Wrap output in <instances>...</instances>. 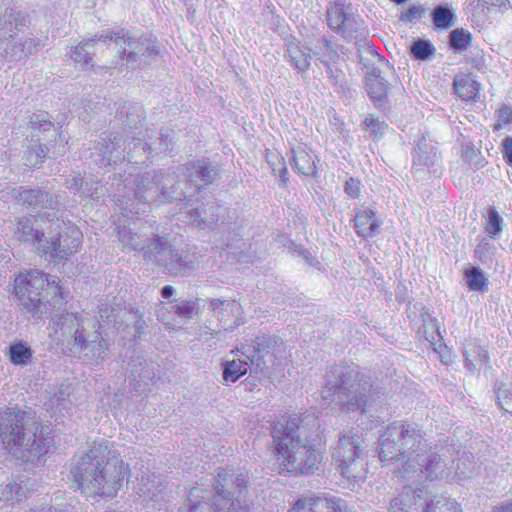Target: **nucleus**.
<instances>
[{
    "mask_svg": "<svg viewBox=\"0 0 512 512\" xmlns=\"http://www.w3.org/2000/svg\"><path fill=\"white\" fill-rule=\"evenodd\" d=\"M266 160H267L268 164L270 165V167L273 171V174L275 176H279L283 186L286 187L287 182H288V177H287L288 171H287V167H286L284 158L279 156L277 153L268 152L266 154Z\"/></svg>",
    "mask_w": 512,
    "mask_h": 512,
    "instance_id": "de8ad7c7",
    "label": "nucleus"
},
{
    "mask_svg": "<svg viewBox=\"0 0 512 512\" xmlns=\"http://www.w3.org/2000/svg\"><path fill=\"white\" fill-rule=\"evenodd\" d=\"M366 90L376 107L383 108L386 105L388 99V85L378 74L376 69H373L366 76Z\"/></svg>",
    "mask_w": 512,
    "mask_h": 512,
    "instance_id": "c85d7f7f",
    "label": "nucleus"
},
{
    "mask_svg": "<svg viewBox=\"0 0 512 512\" xmlns=\"http://www.w3.org/2000/svg\"><path fill=\"white\" fill-rule=\"evenodd\" d=\"M52 329L58 340H73V346L82 351L88 347L83 335L84 328L79 317L74 313H57L52 316Z\"/></svg>",
    "mask_w": 512,
    "mask_h": 512,
    "instance_id": "dca6fc26",
    "label": "nucleus"
},
{
    "mask_svg": "<svg viewBox=\"0 0 512 512\" xmlns=\"http://www.w3.org/2000/svg\"><path fill=\"white\" fill-rule=\"evenodd\" d=\"M455 93L465 101H474L479 96L480 84L471 76L465 75L454 79Z\"/></svg>",
    "mask_w": 512,
    "mask_h": 512,
    "instance_id": "c9c22d12",
    "label": "nucleus"
},
{
    "mask_svg": "<svg viewBox=\"0 0 512 512\" xmlns=\"http://www.w3.org/2000/svg\"><path fill=\"white\" fill-rule=\"evenodd\" d=\"M145 258L173 276H183L194 268L193 256L187 250L172 248L166 235L157 236L151 241Z\"/></svg>",
    "mask_w": 512,
    "mask_h": 512,
    "instance_id": "6e6552de",
    "label": "nucleus"
},
{
    "mask_svg": "<svg viewBox=\"0 0 512 512\" xmlns=\"http://www.w3.org/2000/svg\"><path fill=\"white\" fill-rule=\"evenodd\" d=\"M412 55L418 60H428L435 52L434 46L428 40L419 39L410 47Z\"/></svg>",
    "mask_w": 512,
    "mask_h": 512,
    "instance_id": "6e6d98bb",
    "label": "nucleus"
},
{
    "mask_svg": "<svg viewBox=\"0 0 512 512\" xmlns=\"http://www.w3.org/2000/svg\"><path fill=\"white\" fill-rule=\"evenodd\" d=\"M464 368L470 374L478 373L489 363L488 350L477 341H468L463 348Z\"/></svg>",
    "mask_w": 512,
    "mask_h": 512,
    "instance_id": "b1692460",
    "label": "nucleus"
},
{
    "mask_svg": "<svg viewBox=\"0 0 512 512\" xmlns=\"http://www.w3.org/2000/svg\"><path fill=\"white\" fill-rule=\"evenodd\" d=\"M225 208L217 204L215 201H209L202 204L201 207L194 208L189 211V219L198 227L206 229L212 228L220 217L223 216Z\"/></svg>",
    "mask_w": 512,
    "mask_h": 512,
    "instance_id": "393cba45",
    "label": "nucleus"
},
{
    "mask_svg": "<svg viewBox=\"0 0 512 512\" xmlns=\"http://www.w3.org/2000/svg\"><path fill=\"white\" fill-rule=\"evenodd\" d=\"M209 307L219 322L223 323L225 329H230L244 323V319L241 316V305L236 301L211 299Z\"/></svg>",
    "mask_w": 512,
    "mask_h": 512,
    "instance_id": "412c9836",
    "label": "nucleus"
},
{
    "mask_svg": "<svg viewBox=\"0 0 512 512\" xmlns=\"http://www.w3.org/2000/svg\"><path fill=\"white\" fill-rule=\"evenodd\" d=\"M242 348V355L250 360L253 373H264L270 366H282L289 356L283 340L276 335L258 336L255 345Z\"/></svg>",
    "mask_w": 512,
    "mask_h": 512,
    "instance_id": "1a4fd4ad",
    "label": "nucleus"
},
{
    "mask_svg": "<svg viewBox=\"0 0 512 512\" xmlns=\"http://www.w3.org/2000/svg\"><path fill=\"white\" fill-rule=\"evenodd\" d=\"M14 237L20 242L35 245L38 249L40 243H45L44 233L33 226L31 216H24L17 220Z\"/></svg>",
    "mask_w": 512,
    "mask_h": 512,
    "instance_id": "c756f323",
    "label": "nucleus"
},
{
    "mask_svg": "<svg viewBox=\"0 0 512 512\" xmlns=\"http://www.w3.org/2000/svg\"><path fill=\"white\" fill-rule=\"evenodd\" d=\"M33 357L32 349L22 342H17L9 347V360L14 365L25 366Z\"/></svg>",
    "mask_w": 512,
    "mask_h": 512,
    "instance_id": "37998d69",
    "label": "nucleus"
},
{
    "mask_svg": "<svg viewBox=\"0 0 512 512\" xmlns=\"http://www.w3.org/2000/svg\"><path fill=\"white\" fill-rule=\"evenodd\" d=\"M82 450L74 455L70 475L76 489L87 496L113 497L123 486L127 465L115 450Z\"/></svg>",
    "mask_w": 512,
    "mask_h": 512,
    "instance_id": "f257e3e1",
    "label": "nucleus"
},
{
    "mask_svg": "<svg viewBox=\"0 0 512 512\" xmlns=\"http://www.w3.org/2000/svg\"><path fill=\"white\" fill-rule=\"evenodd\" d=\"M124 147H126L125 155L127 161L135 164H143L153 153L165 151L168 148V139L161 140L159 145H156V143L143 142L141 139L136 138H133L131 141L126 139L124 141Z\"/></svg>",
    "mask_w": 512,
    "mask_h": 512,
    "instance_id": "4be33fe9",
    "label": "nucleus"
},
{
    "mask_svg": "<svg viewBox=\"0 0 512 512\" xmlns=\"http://www.w3.org/2000/svg\"><path fill=\"white\" fill-rule=\"evenodd\" d=\"M57 235H53L50 240L40 243L38 253L49 256V261L60 262L67 259L71 254L77 252L81 246L82 233L77 226L70 222L62 221L57 224Z\"/></svg>",
    "mask_w": 512,
    "mask_h": 512,
    "instance_id": "9b49d317",
    "label": "nucleus"
},
{
    "mask_svg": "<svg viewBox=\"0 0 512 512\" xmlns=\"http://www.w3.org/2000/svg\"><path fill=\"white\" fill-rule=\"evenodd\" d=\"M118 236L123 250L142 252L145 257L147 246L155 237L161 235L154 231L147 234L135 233L132 229L123 226L119 228Z\"/></svg>",
    "mask_w": 512,
    "mask_h": 512,
    "instance_id": "bb28decb",
    "label": "nucleus"
},
{
    "mask_svg": "<svg viewBox=\"0 0 512 512\" xmlns=\"http://www.w3.org/2000/svg\"><path fill=\"white\" fill-rule=\"evenodd\" d=\"M12 197L17 200L22 206L32 210L43 209H56L59 205V200L47 191L39 188H25L19 186L12 190Z\"/></svg>",
    "mask_w": 512,
    "mask_h": 512,
    "instance_id": "6ab92c4d",
    "label": "nucleus"
},
{
    "mask_svg": "<svg viewBox=\"0 0 512 512\" xmlns=\"http://www.w3.org/2000/svg\"><path fill=\"white\" fill-rule=\"evenodd\" d=\"M383 466H393L400 482L421 483L443 477L449 460L433 450H373Z\"/></svg>",
    "mask_w": 512,
    "mask_h": 512,
    "instance_id": "7ed1b4c3",
    "label": "nucleus"
},
{
    "mask_svg": "<svg viewBox=\"0 0 512 512\" xmlns=\"http://www.w3.org/2000/svg\"><path fill=\"white\" fill-rule=\"evenodd\" d=\"M293 154V167L302 175L313 176L316 173V165L314 157L308 151V148L303 145H298L292 149Z\"/></svg>",
    "mask_w": 512,
    "mask_h": 512,
    "instance_id": "2f4dec72",
    "label": "nucleus"
},
{
    "mask_svg": "<svg viewBox=\"0 0 512 512\" xmlns=\"http://www.w3.org/2000/svg\"><path fill=\"white\" fill-rule=\"evenodd\" d=\"M118 54L127 64L142 68L150 63L158 53V45L154 39L144 34H136L123 29Z\"/></svg>",
    "mask_w": 512,
    "mask_h": 512,
    "instance_id": "f8f14e48",
    "label": "nucleus"
},
{
    "mask_svg": "<svg viewBox=\"0 0 512 512\" xmlns=\"http://www.w3.org/2000/svg\"><path fill=\"white\" fill-rule=\"evenodd\" d=\"M45 285L51 286L55 294L58 292L63 297L55 277L50 279L40 270H31L26 274H19L15 278V296L19 301L20 311L28 319L39 320L47 315V302L41 297Z\"/></svg>",
    "mask_w": 512,
    "mask_h": 512,
    "instance_id": "0eeeda50",
    "label": "nucleus"
},
{
    "mask_svg": "<svg viewBox=\"0 0 512 512\" xmlns=\"http://www.w3.org/2000/svg\"><path fill=\"white\" fill-rule=\"evenodd\" d=\"M403 483L402 492L390 501L389 512H428L432 494L425 488H412V483Z\"/></svg>",
    "mask_w": 512,
    "mask_h": 512,
    "instance_id": "4468645a",
    "label": "nucleus"
},
{
    "mask_svg": "<svg viewBox=\"0 0 512 512\" xmlns=\"http://www.w3.org/2000/svg\"><path fill=\"white\" fill-rule=\"evenodd\" d=\"M30 412L22 411L18 407L7 409L0 414V440L5 448L9 446H31V448H50L54 445L52 431L48 426H41L34 431Z\"/></svg>",
    "mask_w": 512,
    "mask_h": 512,
    "instance_id": "39448f33",
    "label": "nucleus"
},
{
    "mask_svg": "<svg viewBox=\"0 0 512 512\" xmlns=\"http://www.w3.org/2000/svg\"><path fill=\"white\" fill-rule=\"evenodd\" d=\"M179 177L175 173L146 172L134 180L133 197L141 203L183 201L199 192V186L190 185L192 191L180 187Z\"/></svg>",
    "mask_w": 512,
    "mask_h": 512,
    "instance_id": "423d86ee",
    "label": "nucleus"
},
{
    "mask_svg": "<svg viewBox=\"0 0 512 512\" xmlns=\"http://www.w3.org/2000/svg\"><path fill=\"white\" fill-rule=\"evenodd\" d=\"M496 395L499 406L512 414V381L497 383Z\"/></svg>",
    "mask_w": 512,
    "mask_h": 512,
    "instance_id": "09e8293b",
    "label": "nucleus"
},
{
    "mask_svg": "<svg viewBox=\"0 0 512 512\" xmlns=\"http://www.w3.org/2000/svg\"><path fill=\"white\" fill-rule=\"evenodd\" d=\"M465 278L471 291H484L488 288L487 279L480 268L472 267L466 270Z\"/></svg>",
    "mask_w": 512,
    "mask_h": 512,
    "instance_id": "49530a36",
    "label": "nucleus"
},
{
    "mask_svg": "<svg viewBox=\"0 0 512 512\" xmlns=\"http://www.w3.org/2000/svg\"><path fill=\"white\" fill-rule=\"evenodd\" d=\"M381 225L382 221L371 209L359 210L354 217V229L363 238L374 237L379 232Z\"/></svg>",
    "mask_w": 512,
    "mask_h": 512,
    "instance_id": "cd10ccee",
    "label": "nucleus"
},
{
    "mask_svg": "<svg viewBox=\"0 0 512 512\" xmlns=\"http://www.w3.org/2000/svg\"><path fill=\"white\" fill-rule=\"evenodd\" d=\"M116 117L123 120V124L129 128H136L143 119L142 107L138 104L124 103L117 109Z\"/></svg>",
    "mask_w": 512,
    "mask_h": 512,
    "instance_id": "e433bc0d",
    "label": "nucleus"
},
{
    "mask_svg": "<svg viewBox=\"0 0 512 512\" xmlns=\"http://www.w3.org/2000/svg\"><path fill=\"white\" fill-rule=\"evenodd\" d=\"M248 483L247 474H236L228 467L218 468L213 498L210 492L194 487L179 512H251L250 504L245 499Z\"/></svg>",
    "mask_w": 512,
    "mask_h": 512,
    "instance_id": "f03ea898",
    "label": "nucleus"
},
{
    "mask_svg": "<svg viewBox=\"0 0 512 512\" xmlns=\"http://www.w3.org/2000/svg\"><path fill=\"white\" fill-rule=\"evenodd\" d=\"M332 459L343 477L355 481L365 478L366 462L362 450H335Z\"/></svg>",
    "mask_w": 512,
    "mask_h": 512,
    "instance_id": "a211bd4d",
    "label": "nucleus"
},
{
    "mask_svg": "<svg viewBox=\"0 0 512 512\" xmlns=\"http://www.w3.org/2000/svg\"><path fill=\"white\" fill-rule=\"evenodd\" d=\"M244 359L230 360L222 364L223 380L225 382H236L241 376L247 373L248 366L251 367L250 360L245 356Z\"/></svg>",
    "mask_w": 512,
    "mask_h": 512,
    "instance_id": "4c0bfd02",
    "label": "nucleus"
},
{
    "mask_svg": "<svg viewBox=\"0 0 512 512\" xmlns=\"http://www.w3.org/2000/svg\"><path fill=\"white\" fill-rule=\"evenodd\" d=\"M359 432V428H353L348 431H344V433L339 438L341 448H346L347 446H351V448L355 449L360 448L362 440Z\"/></svg>",
    "mask_w": 512,
    "mask_h": 512,
    "instance_id": "13d9d810",
    "label": "nucleus"
},
{
    "mask_svg": "<svg viewBox=\"0 0 512 512\" xmlns=\"http://www.w3.org/2000/svg\"><path fill=\"white\" fill-rule=\"evenodd\" d=\"M30 24L29 16L12 8L0 11V44L4 39H13L17 32L22 31Z\"/></svg>",
    "mask_w": 512,
    "mask_h": 512,
    "instance_id": "5701e85b",
    "label": "nucleus"
},
{
    "mask_svg": "<svg viewBox=\"0 0 512 512\" xmlns=\"http://www.w3.org/2000/svg\"><path fill=\"white\" fill-rule=\"evenodd\" d=\"M117 317H118V310L111 307L104 305L100 307L99 309V323L100 326L105 325H116L117 324Z\"/></svg>",
    "mask_w": 512,
    "mask_h": 512,
    "instance_id": "680f3d73",
    "label": "nucleus"
},
{
    "mask_svg": "<svg viewBox=\"0 0 512 512\" xmlns=\"http://www.w3.org/2000/svg\"><path fill=\"white\" fill-rule=\"evenodd\" d=\"M435 27L447 29L453 25V12L444 6H437L432 13Z\"/></svg>",
    "mask_w": 512,
    "mask_h": 512,
    "instance_id": "864d4df0",
    "label": "nucleus"
},
{
    "mask_svg": "<svg viewBox=\"0 0 512 512\" xmlns=\"http://www.w3.org/2000/svg\"><path fill=\"white\" fill-rule=\"evenodd\" d=\"M363 126L364 129L369 132L370 138L374 141L380 139L388 128V125L384 121H380L379 118L371 114L364 119Z\"/></svg>",
    "mask_w": 512,
    "mask_h": 512,
    "instance_id": "8fccbe9b",
    "label": "nucleus"
},
{
    "mask_svg": "<svg viewBox=\"0 0 512 512\" xmlns=\"http://www.w3.org/2000/svg\"><path fill=\"white\" fill-rule=\"evenodd\" d=\"M23 51L22 41H10L5 48L0 44V61H20L24 58Z\"/></svg>",
    "mask_w": 512,
    "mask_h": 512,
    "instance_id": "603ef678",
    "label": "nucleus"
},
{
    "mask_svg": "<svg viewBox=\"0 0 512 512\" xmlns=\"http://www.w3.org/2000/svg\"><path fill=\"white\" fill-rule=\"evenodd\" d=\"M373 387L374 382L369 375L355 368L336 366L327 375L322 397L332 400L335 396L342 411L365 412Z\"/></svg>",
    "mask_w": 512,
    "mask_h": 512,
    "instance_id": "20e7f679",
    "label": "nucleus"
},
{
    "mask_svg": "<svg viewBox=\"0 0 512 512\" xmlns=\"http://www.w3.org/2000/svg\"><path fill=\"white\" fill-rule=\"evenodd\" d=\"M428 512H461V509L453 499L432 496V505Z\"/></svg>",
    "mask_w": 512,
    "mask_h": 512,
    "instance_id": "4d7b16f0",
    "label": "nucleus"
},
{
    "mask_svg": "<svg viewBox=\"0 0 512 512\" xmlns=\"http://www.w3.org/2000/svg\"><path fill=\"white\" fill-rule=\"evenodd\" d=\"M330 85L337 91L343 92L347 87V78L343 70L335 63L325 66Z\"/></svg>",
    "mask_w": 512,
    "mask_h": 512,
    "instance_id": "a18cd8bd",
    "label": "nucleus"
},
{
    "mask_svg": "<svg viewBox=\"0 0 512 512\" xmlns=\"http://www.w3.org/2000/svg\"><path fill=\"white\" fill-rule=\"evenodd\" d=\"M123 29H118L116 31L111 32H102L97 33L93 37L88 38V40H93L94 45L97 42H101L105 45H110L111 42H114L118 47L121 44V39H118V36H122Z\"/></svg>",
    "mask_w": 512,
    "mask_h": 512,
    "instance_id": "bf43d9fd",
    "label": "nucleus"
},
{
    "mask_svg": "<svg viewBox=\"0 0 512 512\" xmlns=\"http://www.w3.org/2000/svg\"><path fill=\"white\" fill-rule=\"evenodd\" d=\"M126 147L118 133H103L95 144L91 157L99 167H107L126 160Z\"/></svg>",
    "mask_w": 512,
    "mask_h": 512,
    "instance_id": "2eb2a0df",
    "label": "nucleus"
},
{
    "mask_svg": "<svg viewBox=\"0 0 512 512\" xmlns=\"http://www.w3.org/2000/svg\"><path fill=\"white\" fill-rule=\"evenodd\" d=\"M175 314L182 318L190 319L197 312V303L195 301H181L172 307Z\"/></svg>",
    "mask_w": 512,
    "mask_h": 512,
    "instance_id": "052dcab7",
    "label": "nucleus"
},
{
    "mask_svg": "<svg viewBox=\"0 0 512 512\" xmlns=\"http://www.w3.org/2000/svg\"><path fill=\"white\" fill-rule=\"evenodd\" d=\"M327 508L335 512L340 509V500L317 497L316 499L298 500L291 509V512H323Z\"/></svg>",
    "mask_w": 512,
    "mask_h": 512,
    "instance_id": "7c9ffc66",
    "label": "nucleus"
},
{
    "mask_svg": "<svg viewBox=\"0 0 512 512\" xmlns=\"http://www.w3.org/2000/svg\"><path fill=\"white\" fill-rule=\"evenodd\" d=\"M30 124L32 128H37L42 131H48L53 126V123L49 119L48 113L41 111L34 113L30 117Z\"/></svg>",
    "mask_w": 512,
    "mask_h": 512,
    "instance_id": "e2e57ef3",
    "label": "nucleus"
},
{
    "mask_svg": "<svg viewBox=\"0 0 512 512\" xmlns=\"http://www.w3.org/2000/svg\"><path fill=\"white\" fill-rule=\"evenodd\" d=\"M299 417L294 415L288 420L277 421L273 425L272 438L275 444L274 448H295L300 446L299 435Z\"/></svg>",
    "mask_w": 512,
    "mask_h": 512,
    "instance_id": "aec40b11",
    "label": "nucleus"
},
{
    "mask_svg": "<svg viewBox=\"0 0 512 512\" xmlns=\"http://www.w3.org/2000/svg\"><path fill=\"white\" fill-rule=\"evenodd\" d=\"M314 54L324 64V66L335 63L339 59L337 47L326 38H321L317 41L314 48Z\"/></svg>",
    "mask_w": 512,
    "mask_h": 512,
    "instance_id": "79ce46f5",
    "label": "nucleus"
},
{
    "mask_svg": "<svg viewBox=\"0 0 512 512\" xmlns=\"http://www.w3.org/2000/svg\"><path fill=\"white\" fill-rule=\"evenodd\" d=\"M96 52L93 40H83L76 46H72L67 55L81 68L87 69L90 65L92 66L93 55Z\"/></svg>",
    "mask_w": 512,
    "mask_h": 512,
    "instance_id": "f704fd0d",
    "label": "nucleus"
},
{
    "mask_svg": "<svg viewBox=\"0 0 512 512\" xmlns=\"http://www.w3.org/2000/svg\"><path fill=\"white\" fill-rule=\"evenodd\" d=\"M326 21L333 32L347 41L365 37L364 22L354 13L351 4H345L339 0L330 2L326 10Z\"/></svg>",
    "mask_w": 512,
    "mask_h": 512,
    "instance_id": "9d476101",
    "label": "nucleus"
},
{
    "mask_svg": "<svg viewBox=\"0 0 512 512\" xmlns=\"http://www.w3.org/2000/svg\"><path fill=\"white\" fill-rule=\"evenodd\" d=\"M30 490H33V485H30L28 479L21 477L18 481L8 482L0 489V500L20 502L27 498Z\"/></svg>",
    "mask_w": 512,
    "mask_h": 512,
    "instance_id": "72a5a7b5",
    "label": "nucleus"
},
{
    "mask_svg": "<svg viewBox=\"0 0 512 512\" xmlns=\"http://www.w3.org/2000/svg\"><path fill=\"white\" fill-rule=\"evenodd\" d=\"M504 219L498 213L495 207H489L487 212V222L484 231L489 238L496 239L503 231Z\"/></svg>",
    "mask_w": 512,
    "mask_h": 512,
    "instance_id": "c03bdc74",
    "label": "nucleus"
},
{
    "mask_svg": "<svg viewBox=\"0 0 512 512\" xmlns=\"http://www.w3.org/2000/svg\"><path fill=\"white\" fill-rule=\"evenodd\" d=\"M48 153L49 148L46 145H39L35 149H28L23 156L24 164L36 167L44 161Z\"/></svg>",
    "mask_w": 512,
    "mask_h": 512,
    "instance_id": "5fc2aeb1",
    "label": "nucleus"
},
{
    "mask_svg": "<svg viewBox=\"0 0 512 512\" xmlns=\"http://www.w3.org/2000/svg\"><path fill=\"white\" fill-rule=\"evenodd\" d=\"M471 42V34L464 29H455L449 34L450 47L455 51L462 52L467 50Z\"/></svg>",
    "mask_w": 512,
    "mask_h": 512,
    "instance_id": "3c124183",
    "label": "nucleus"
},
{
    "mask_svg": "<svg viewBox=\"0 0 512 512\" xmlns=\"http://www.w3.org/2000/svg\"><path fill=\"white\" fill-rule=\"evenodd\" d=\"M512 122V109L505 106L499 110L497 124L495 129H500L502 126L508 125Z\"/></svg>",
    "mask_w": 512,
    "mask_h": 512,
    "instance_id": "774afa93",
    "label": "nucleus"
},
{
    "mask_svg": "<svg viewBox=\"0 0 512 512\" xmlns=\"http://www.w3.org/2000/svg\"><path fill=\"white\" fill-rule=\"evenodd\" d=\"M137 486L134 488L136 493L143 498L144 501H159L163 498V492L166 489L163 478L152 474H142L137 476Z\"/></svg>",
    "mask_w": 512,
    "mask_h": 512,
    "instance_id": "a878e982",
    "label": "nucleus"
},
{
    "mask_svg": "<svg viewBox=\"0 0 512 512\" xmlns=\"http://www.w3.org/2000/svg\"><path fill=\"white\" fill-rule=\"evenodd\" d=\"M424 438L419 430L410 425L393 423L380 435L379 443L382 448L395 446L418 448L424 445Z\"/></svg>",
    "mask_w": 512,
    "mask_h": 512,
    "instance_id": "f3484780",
    "label": "nucleus"
},
{
    "mask_svg": "<svg viewBox=\"0 0 512 512\" xmlns=\"http://www.w3.org/2000/svg\"><path fill=\"white\" fill-rule=\"evenodd\" d=\"M287 53L291 64L299 71L305 72L311 64V55L305 52L298 44L290 41L287 43Z\"/></svg>",
    "mask_w": 512,
    "mask_h": 512,
    "instance_id": "a19ab883",
    "label": "nucleus"
},
{
    "mask_svg": "<svg viewBox=\"0 0 512 512\" xmlns=\"http://www.w3.org/2000/svg\"><path fill=\"white\" fill-rule=\"evenodd\" d=\"M436 159L437 151L435 147L425 138L419 140L414 152V163L419 166L428 167L434 165Z\"/></svg>",
    "mask_w": 512,
    "mask_h": 512,
    "instance_id": "58836bf2",
    "label": "nucleus"
},
{
    "mask_svg": "<svg viewBox=\"0 0 512 512\" xmlns=\"http://www.w3.org/2000/svg\"><path fill=\"white\" fill-rule=\"evenodd\" d=\"M65 185L69 190L78 192L83 196H93V193H90V190L87 188L88 183L86 182L84 187L83 179L80 177L66 179Z\"/></svg>",
    "mask_w": 512,
    "mask_h": 512,
    "instance_id": "69168bd1",
    "label": "nucleus"
},
{
    "mask_svg": "<svg viewBox=\"0 0 512 512\" xmlns=\"http://www.w3.org/2000/svg\"><path fill=\"white\" fill-rule=\"evenodd\" d=\"M186 170L191 182L195 181L196 179H200L202 182H204V184L212 183L219 173V170L216 166L204 160L195 163H189L186 166Z\"/></svg>",
    "mask_w": 512,
    "mask_h": 512,
    "instance_id": "473e14b6",
    "label": "nucleus"
},
{
    "mask_svg": "<svg viewBox=\"0 0 512 512\" xmlns=\"http://www.w3.org/2000/svg\"><path fill=\"white\" fill-rule=\"evenodd\" d=\"M424 12H425V10L421 5H414V6L410 7L408 10H406L405 12L401 13L400 20L405 23L412 22L414 20H418L422 17Z\"/></svg>",
    "mask_w": 512,
    "mask_h": 512,
    "instance_id": "338daca9",
    "label": "nucleus"
},
{
    "mask_svg": "<svg viewBox=\"0 0 512 512\" xmlns=\"http://www.w3.org/2000/svg\"><path fill=\"white\" fill-rule=\"evenodd\" d=\"M108 346V343L103 338H100L99 334L96 335L90 345L91 357L95 359H104Z\"/></svg>",
    "mask_w": 512,
    "mask_h": 512,
    "instance_id": "0e129e2a",
    "label": "nucleus"
},
{
    "mask_svg": "<svg viewBox=\"0 0 512 512\" xmlns=\"http://www.w3.org/2000/svg\"><path fill=\"white\" fill-rule=\"evenodd\" d=\"M421 317L423 323L422 326L419 328L418 333L427 342H429L432 345H436L442 339L436 318L432 317L428 313H423Z\"/></svg>",
    "mask_w": 512,
    "mask_h": 512,
    "instance_id": "ea45409f",
    "label": "nucleus"
},
{
    "mask_svg": "<svg viewBox=\"0 0 512 512\" xmlns=\"http://www.w3.org/2000/svg\"><path fill=\"white\" fill-rule=\"evenodd\" d=\"M281 470L295 474H314L319 471L323 455L320 450H273Z\"/></svg>",
    "mask_w": 512,
    "mask_h": 512,
    "instance_id": "ddd939ff",
    "label": "nucleus"
}]
</instances>
